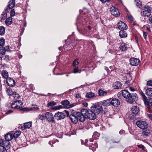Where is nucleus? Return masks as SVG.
<instances>
[{
    "instance_id": "f257e3e1",
    "label": "nucleus",
    "mask_w": 152,
    "mask_h": 152,
    "mask_svg": "<svg viewBox=\"0 0 152 152\" xmlns=\"http://www.w3.org/2000/svg\"><path fill=\"white\" fill-rule=\"evenodd\" d=\"M121 94L126 99L127 102L129 103H132L137 100L138 97L136 94H131L127 90H122Z\"/></svg>"
},
{
    "instance_id": "f03ea898",
    "label": "nucleus",
    "mask_w": 152,
    "mask_h": 152,
    "mask_svg": "<svg viewBox=\"0 0 152 152\" xmlns=\"http://www.w3.org/2000/svg\"><path fill=\"white\" fill-rule=\"evenodd\" d=\"M4 137L6 140L0 138V145H4L8 149L10 146L9 141L14 137L13 133H8L5 135Z\"/></svg>"
},
{
    "instance_id": "7ed1b4c3",
    "label": "nucleus",
    "mask_w": 152,
    "mask_h": 152,
    "mask_svg": "<svg viewBox=\"0 0 152 152\" xmlns=\"http://www.w3.org/2000/svg\"><path fill=\"white\" fill-rule=\"evenodd\" d=\"M151 7L148 5H145L142 8L141 14L144 17L149 16L151 15Z\"/></svg>"
},
{
    "instance_id": "20e7f679",
    "label": "nucleus",
    "mask_w": 152,
    "mask_h": 152,
    "mask_svg": "<svg viewBox=\"0 0 152 152\" xmlns=\"http://www.w3.org/2000/svg\"><path fill=\"white\" fill-rule=\"evenodd\" d=\"M86 111H87V110L83 109L81 110V112L76 113L78 120H79L80 122H83L85 120V118H87L86 114Z\"/></svg>"
},
{
    "instance_id": "39448f33",
    "label": "nucleus",
    "mask_w": 152,
    "mask_h": 152,
    "mask_svg": "<svg viewBox=\"0 0 152 152\" xmlns=\"http://www.w3.org/2000/svg\"><path fill=\"white\" fill-rule=\"evenodd\" d=\"M91 108L92 109V111L94 112L97 115L102 113L103 111L102 106L99 104L94 105L91 107Z\"/></svg>"
},
{
    "instance_id": "423d86ee",
    "label": "nucleus",
    "mask_w": 152,
    "mask_h": 152,
    "mask_svg": "<svg viewBox=\"0 0 152 152\" xmlns=\"http://www.w3.org/2000/svg\"><path fill=\"white\" fill-rule=\"evenodd\" d=\"M86 117L92 120H95L96 118L97 115L94 112L92 111V109H91L90 110H87Z\"/></svg>"
},
{
    "instance_id": "0eeeda50",
    "label": "nucleus",
    "mask_w": 152,
    "mask_h": 152,
    "mask_svg": "<svg viewBox=\"0 0 152 152\" xmlns=\"http://www.w3.org/2000/svg\"><path fill=\"white\" fill-rule=\"evenodd\" d=\"M136 124L139 128L142 129H147L148 126L147 123L144 121H138L136 122Z\"/></svg>"
},
{
    "instance_id": "6e6552de",
    "label": "nucleus",
    "mask_w": 152,
    "mask_h": 152,
    "mask_svg": "<svg viewBox=\"0 0 152 152\" xmlns=\"http://www.w3.org/2000/svg\"><path fill=\"white\" fill-rule=\"evenodd\" d=\"M45 118L50 122L54 123V118L53 114L50 112H46L45 114Z\"/></svg>"
},
{
    "instance_id": "1a4fd4ad",
    "label": "nucleus",
    "mask_w": 152,
    "mask_h": 152,
    "mask_svg": "<svg viewBox=\"0 0 152 152\" xmlns=\"http://www.w3.org/2000/svg\"><path fill=\"white\" fill-rule=\"evenodd\" d=\"M65 117V115L63 113L58 112L54 115V117L57 120L63 119Z\"/></svg>"
},
{
    "instance_id": "9d476101",
    "label": "nucleus",
    "mask_w": 152,
    "mask_h": 152,
    "mask_svg": "<svg viewBox=\"0 0 152 152\" xmlns=\"http://www.w3.org/2000/svg\"><path fill=\"white\" fill-rule=\"evenodd\" d=\"M130 64L132 66H137L140 62L139 59L134 58H131L129 60Z\"/></svg>"
},
{
    "instance_id": "9b49d317",
    "label": "nucleus",
    "mask_w": 152,
    "mask_h": 152,
    "mask_svg": "<svg viewBox=\"0 0 152 152\" xmlns=\"http://www.w3.org/2000/svg\"><path fill=\"white\" fill-rule=\"evenodd\" d=\"M151 133V131L149 130H146L143 131L141 135V138L142 139L145 140L148 137L149 134Z\"/></svg>"
},
{
    "instance_id": "f8f14e48",
    "label": "nucleus",
    "mask_w": 152,
    "mask_h": 152,
    "mask_svg": "<svg viewBox=\"0 0 152 152\" xmlns=\"http://www.w3.org/2000/svg\"><path fill=\"white\" fill-rule=\"evenodd\" d=\"M111 14L115 17L118 16L120 14L118 9L114 7H112L111 9Z\"/></svg>"
},
{
    "instance_id": "ddd939ff",
    "label": "nucleus",
    "mask_w": 152,
    "mask_h": 152,
    "mask_svg": "<svg viewBox=\"0 0 152 152\" xmlns=\"http://www.w3.org/2000/svg\"><path fill=\"white\" fill-rule=\"evenodd\" d=\"M69 118L72 121L74 124H76L78 122L77 116L76 115V113H74V114L72 113L69 115Z\"/></svg>"
},
{
    "instance_id": "4468645a",
    "label": "nucleus",
    "mask_w": 152,
    "mask_h": 152,
    "mask_svg": "<svg viewBox=\"0 0 152 152\" xmlns=\"http://www.w3.org/2000/svg\"><path fill=\"white\" fill-rule=\"evenodd\" d=\"M15 4V1L14 0H11L8 3V7L5 9V11L8 12V9H11L14 7Z\"/></svg>"
},
{
    "instance_id": "2eb2a0df",
    "label": "nucleus",
    "mask_w": 152,
    "mask_h": 152,
    "mask_svg": "<svg viewBox=\"0 0 152 152\" xmlns=\"http://www.w3.org/2000/svg\"><path fill=\"white\" fill-rule=\"evenodd\" d=\"M12 107L13 108L19 109L20 110L24 111L26 110L25 107L23 108L20 106H17V103L16 102V100L14 101L11 105Z\"/></svg>"
},
{
    "instance_id": "dca6fc26",
    "label": "nucleus",
    "mask_w": 152,
    "mask_h": 152,
    "mask_svg": "<svg viewBox=\"0 0 152 152\" xmlns=\"http://www.w3.org/2000/svg\"><path fill=\"white\" fill-rule=\"evenodd\" d=\"M6 82L9 86H14L15 85V80L10 77H8L7 79Z\"/></svg>"
},
{
    "instance_id": "f3484780",
    "label": "nucleus",
    "mask_w": 152,
    "mask_h": 152,
    "mask_svg": "<svg viewBox=\"0 0 152 152\" xmlns=\"http://www.w3.org/2000/svg\"><path fill=\"white\" fill-rule=\"evenodd\" d=\"M118 27L119 29L121 30H125L127 28V25L124 22L121 21L118 24Z\"/></svg>"
},
{
    "instance_id": "a211bd4d",
    "label": "nucleus",
    "mask_w": 152,
    "mask_h": 152,
    "mask_svg": "<svg viewBox=\"0 0 152 152\" xmlns=\"http://www.w3.org/2000/svg\"><path fill=\"white\" fill-rule=\"evenodd\" d=\"M111 104L114 106L118 107L120 104V101L117 99H113L111 100Z\"/></svg>"
},
{
    "instance_id": "6ab92c4d",
    "label": "nucleus",
    "mask_w": 152,
    "mask_h": 152,
    "mask_svg": "<svg viewBox=\"0 0 152 152\" xmlns=\"http://www.w3.org/2000/svg\"><path fill=\"white\" fill-rule=\"evenodd\" d=\"M61 104L63 105L66 106V107L67 108H70L74 106V105L73 104H72L70 105H69V102L66 99L62 101L61 102Z\"/></svg>"
},
{
    "instance_id": "aec40b11",
    "label": "nucleus",
    "mask_w": 152,
    "mask_h": 152,
    "mask_svg": "<svg viewBox=\"0 0 152 152\" xmlns=\"http://www.w3.org/2000/svg\"><path fill=\"white\" fill-rule=\"evenodd\" d=\"M131 110L133 113L137 114L139 111V108L137 106H133L131 108Z\"/></svg>"
},
{
    "instance_id": "412c9836",
    "label": "nucleus",
    "mask_w": 152,
    "mask_h": 152,
    "mask_svg": "<svg viewBox=\"0 0 152 152\" xmlns=\"http://www.w3.org/2000/svg\"><path fill=\"white\" fill-rule=\"evenodd\" d=\"M32 123L31 122H29L24 124L23 126L21 127V129L23 130H24L26 129H29L31 126Z\"/></svg>"
},
{
    "instance_id": "4be33fe9",
    "label": "nucleus",
    "mask_w": 152,
    "mask_h": 152,
    "mask_svg": "<svg viewBox=\"0 0 152 152\" xmlns=\"http://www.w3.org/2000/svg\"><path fill=\"white\" fill-rule=\"evenodd\" d=\"M122 86V84L120 82H116L113 84V87L114 89H118L121 88Z\"/></svg>"
},
{
    "instance_id": "5701e85b",
    "label": "nucleus",
    "mask_w": 152,
    "mask_h": 152,
    "mask_svg": "<svg viewBox=\"0 0 152 152\" xmlns=\"http://www.w3.org/2000/svg\"><path fill=\"white\" fill-rule=\"evenodd\" d=\"M110 99H107L103 101L102 102V104L104 106H108L111 104Z\"/></svg>"
},
{
    "instance_id": "b1692460",
    "label": "nucleus",
    "mask_w": 152,
    "mask_h": 152,
    "mask_svg": "<svg viewBox=\"0 0 152 152\" xmlns=\"http://www.w3.org/2000/svg\"><path fill=\"white\" fill-rule=\"evenodd\" d=\"M145 92L146 94L147 95L152 96V88H145Z\"/></svg>"
},
{
    "instance_id": "393cba45",
    "label": "nucleus",
    "mask_w": 152,
    "mask_h": 152,
    "mask_svg": "<svg viewBox=\"0 0 152 152\" xmlns=\"http://www.w3.org/2000/svg\"><path fill=\"white\" fill-rule=\"evenodd\" d=\"M25 108L26 109V110L24 111H30L31 110L39 111V108L37 107L36 105L34 107H31L30 108L27 107H25Z\"/></svg>"
},
{
    "instance_id": "a878e982",
    "label": "nucleus",
    "mask_w": 152,
    "mask_h": 152,
    "mask_svg": "<svg viewBox=\"0 0 152 152\" xmlns=\"http://www.w3.org/2000/svg\"><path fill=\"white\" fill-rule=\"evenodd\" d=\"M56 103L54 101H51L47 104V106L48 108L52 109L53 107L56 105Z\"/></svg>"
},
{
    "instance_id": "bb28decb",
    "label": "nucleus",
    "mask_w": 152,
    "mask_h": 152,
    "mask_svg": "<svg viewBox=\"0 0 152 152\" xmlns=\"http://www.w3.org/2000/svg\"><path fill=\"white\" fill-rule=\"evenodd\" d=\"M98 94L100 96H103L107 94V92L104 91L102 89H99L98 91Z\"/></svg>"
},
{
    "instance_id": "cd10ccee",
    "label": "nucleus",
    "mask_w": 152,
    "mask_h": 152,
    "mask_svg": "<svg viewBox=\"0 0 152 152\" xmlns=\"http://www.w3.org/2000/svg\"><path fill=\"white\" fill-rule=\"evenodd\" d=\"M1 75L4 78L7 79L8 77V73L6 71L3 70L1 71Z\"/></svg>"
},
{
    "instance_id": "c85d7f7f",
    "label": "nucleus",
    "mask_w": 152,
    "mask_h": 152,
    "mask_svg": "<svg viewBox=\"0 0 152 152\" xmlns=\"http://www.w3.org/2000/svg\"><path fill=\"white\" fill-rule=\"evenodd\" d=\"M124 30H121L119 32L120 36L121 38H125L127 36L126 33Z\"/></svg>"
},
{
    "instance_id": "c756f323",
    "label": "nucleus",
    "mask_w": 152,
    "mask_h": 152,
    "mask_svg": "<svg viewBox=\"0 0 152 152\" xmlns=\"http://www.w3.org/2000/svg\"><path fill=\"white\" fill-rule=\"evenodd\" d=\"M6 91L7 94L9 96L12 95L14 93V92H13L12 89L10 87H7Z\"/></svg>"
},
{
    "instance_id": "7c9ffc66",
    "label": "nucleus",
    "mask_w": 152,
    "mask_h": 152,
    "mask_svg": "<svg viewBox=\"0 0 152 152\" xmlns=\"http://www.w3.org/2000/svg\"><path fill=\"white\" fill-rule=\"evenodd\" d=\"M7 148L4 145H0V152H7Z\"/></svg>"
},
{
    "instance_id": "2f4dec72",
    "label": "nucleus",
    "mask_w": 152,
    "mask_h": 152,
    "mask_svg": "<svg viewBox=\"0 0 152 152\" xmlns=\"http://www.w3.org/2000/svg\"><path fill=\"white\" fill-rule=\"evenodd\" d=\"M12 22V18L11 17L7 18L6 20L5 23L7 26L11 25Z\"/></svg>"
},
{
    "instance_id": "473e14b6",
    "label": "nucleus",
    "mask_w": 152,
    "mask_h": 152,
    "mask_svg": "<svg viewBox=\"0 0 152 152\" xmlns=\"http://www.w3.org/2000/svg\"><path fill=\"white\" fill-rule=\"evenodd\" d=\"M73 72L74 73H80L81 72V71L80 70L78 69V66L74 67Z\"/></svg>"
},
{
    "instance_id": "72a5a7b5",
    "label": "nucleus",
    "mask_w": 152,
    "mask_h": 152,
    "mask_svg": "<svg viewBox=\"0 0 152 152\" xmlns=\"http://www.w3.org/2000/svg\"><path fill=\"white\" fill-rule=\"evenodd\" d=\"M5 28L3 26L0 27V35H3L5 33Z\"/></svg>"
},
{
    "instance_id": "f704fd0d",
    "label": "nucleus",
    "mask_w": 152,
    "mask_h": 152,
    "mask_svg": "<svg viewBox=\"0 0 152 152\" xmlns=\"http://www.w3.org/2000/svg\"><path fill=\"white\" fill-rule=\"evenodd\" d=\"M86 96L87 98H90L93 97L94 96V94L92 92H88L86 94Z\"/></svg>"
},
{
    "instance_id": "c9c22d12",
    "label": "nucleus",
    "mask_w": 152,
    "mask_h": 152,
    "mask_svg": "<svg viewBox=\"0 0 152 152\" xmlns=\"http://www.w3.org/2000/svg\"><path fill=\"white\" fill-rule=\"evenodd\" d=\"M135 4L139 8H140L142 6V2L140 0H135Z\"/></svg>"
},
{
    "instance_id": "e433bc0d",
    "label": "nucleus",
    "mask_w": 152,
    "mask_h": 152,
    "mask_svg": "<svg viewBox=\"0 0 152 152\" xmlns=\"http://www.w3.org/2000/svg\"><path fill=\"white\" fill-rule=\"evenodd\" d=\"M99 134L96 132H94L93 135V138H94V140H96L97 139V138L99 137Z\"/></svg>"
},
{
    "instance_id": "4c0bfd02",
    "label": "nucleus",
    "mask_w": 152,
    "mask_h": 152,
    "mask_svg": "<svg viewBox=\"0 0 152 152\" xmlns=\"http://www.w3.org/2000/svg\"><path fill=\"white\" fill-rule=\"evenodd\" d=\"M6 52L5 48L4 47H0V53L4 55L5 54Z\"/></svg>"
},
{
    "instance_id": "58836bf2",
    "label": "nucleus",
    "mask_w": 152,
    "mask_h": 152,
    "mask_svg": "<svg viewBox=\"0 0 152 152\" xmlns=\"http://www.w3.org/2000/svg\"><path fill=\"white\" fill-rule=\"evenodd\" d=\"M37 117L39 119L42 121H43L45 118V115L43 114H39Z\"/></svg>"
},
{
    "instance_id": "ea45409f",
    "label": "nucleus",
    "mask_w": 152,
    "mask_h": 152,
    "mask_svg": "<svg viewBox=\"0 0 152 152\" xmlns=\"http://www.w3.org/2000/svg\"><path fill=\"white\" fill-rule=\"evenodd\" d=\"M21 132L20 131H18L16 132L15 133L13 134V137L17 138L20 134Z\"/></svg>"
},
{
    "instance_id": "a19ab883",
    "label": "nucleus",
    "mask_w": 152,
    "mask_h": 152,
    "mask_svg": "<svg viewBox=\"0 0 152 152\" xmlns=\"http://www.w3.org/2000/svg\"><path fill=\"white\" fill-rule=\"evenodd\" d=\"M15 99H19L20 96L16 92H14V93L12 95Z\"/></svg>"
},
{
    "instance_id": "79ce46f5",
    "label": "nucleus",
    "mask_w": 152,
    "mask_h": 152,
    "mask_svg": "<svg viewBox=\"0 0 152 152\" xmlns=\"http://www.w3.org/2000/svg\"><path fill=\"white\" fill-rule=\"evenodd\" d=\"M63 108V106L61 105H58L53 107L52 109L54 110H58L61 109Z\"/></svg>"
},
{
    "instance_id": "37998d69",
    "label": "nucleus",
    "mask_w": 152,
    "mask_h": 152,
    "mask_svg": "<svg viewBox=\"0 0 152 152\" xmlns=\"http://www.w3.org/2000/svg\"><path fill=\"white\" fill-rule=\"evenodd\" d=\"M79 64V62L77 61V60H75L73 62V67L78 66Z\"/></svg>"
},
{
    "instance_id": "c03bdc74",
    "label": "nucleus",
    "mask_w": 152,
    "mask_h": 152,
    "mask_svg": "<svg viewBox=\"0 0 152 152\" xmlns=\"http://www.w3.org/2000/svg\"><path fill=\"white\" fill-rule=\"evenodd\" d=\"M120 48L121 50L122 51H124L126 50V47L124 45H120Z\"/></svg>"
},
{
    "instance_id": "a18cd8bd",
    "label": "nucleus",
    "mask_w": 152,
    "mask_h": 152,
    "mask_svg": "<svg viewBox=\"0 0 152 152\" xmlns=\"http://www.w3.org/2000/svg\"><path fill=\"white\" fill-rule=\"evenodd\" d=\"M16 102L17 103V106L22 107V105H23V103L20 100H16Z\"/></svg>"
},
{
    "instance_id": "49530a36",
    "label": "nucleus",
    "mask_w": 152,
    "mask_h": 152,
    "mask_svg": "<svg viewBox=\"0 0 152 152\" xmlns=\"http://www.w3.org/2000/svg\"><path fill=\"white\" fill-rule=\"evenodd\" d=\"M5 40L3 38H1L0 39V46H3L5 43Z\"/></svg>"
},
{
    "instance_id": "de8ad7c7",
    "label": "nucleus",
    "mask_w": 152,
    "mask_h": 152,
    "mask_svg": "<svg viewBox=\"0 0 152 152\" xmlns=\"http://www.w3.org/2000/svg\"><path fill=\"white\" fill-rule=\"evenodd\" d=\"M127 17L128 18V19L130 21H132L133 20V18L131 15L127 14Z\"/></svg>"
},
{
    "instance_id": "09e8293b",
    "label": "nucleus",
    "mask_w": 152,
    "mask_h": 152,
    "mask_svg": "<svg viewBox=\"0 0 152 152\" xmlns=\"http://www.w3.org/2000/svg\"><path fill=\"white\" fill-rule=\"evenodd\" d=\"M137 146L138 148H142L143 150L145 151L146 150L144 146L142 145H137Z\"/></svg>"
},
{
    "instance_id": "8fccbe9b",
    "label": "nucleus",
    "mask_w": 152,
    "mask_h": 152,
    "mask_svg": "<svg viewBox=\"0 0 152 152\" xmlns=\"http://www.w3.org/2000/svg\"><path fill=\"white\" fill-rule=\"evenodd\" d=\"M15 15V12L14 9L10 11V16L11 17L14 16Z\"/></svg>"
},
{
    "instance_id": "3c124183",
    "label": "nucleus",
    "mask_w": 152,
    "mask_h": 152,
    "mask_svg": "<svg viewBox=\"0 0 152 152\" xmlns=\"http://www.w3.org/2000/svg\"><path fill=\"white\" fill-rule=\"evenodd\" d=\"M3 59L6 61H8L9 60V56L7 55H6L3 57Z\"/></svg>"
},
{
    "instance_id": "603ef678",
    "label": "nucleus",
    "mask_w": 152,
    "mask_h": 152,
    "mask_svg": "<svg viewBox=\"0 0 152 152\" xmlns=\"http://www.w3.org/2000/svg\"><path fill=\"white\" fill-rule=\"evenodd\" d=\"M143 101L144 102L145 104L146 107H148V106H149V107L150 106V105L149 104L148 102L147 101V99L146 100H143Z\"/></svg>"
},
{
    "instance_id": "864d4df0",
    "label": "nucleus",
    "mask_w": 152,
    "mask_h": 152,
    "mask_svg": "<svg viewBox=\"0 0 152 152\" xmlns=\"http://www.w3.org/2000/svg\"><path fill=\"white\" fill-rule=\"evenodd\" d=\"M147 85L148 86H152V80H150L147 81Z\"/></svg>"
},
{
    "instance_id": "5fc2aeb1",
    "label": "nucleus",
    "mask_w": 152,
    "mask_h": 152,
    "mask_svg": "<svg viewBox=\"0 0 152 152\" xmlns=\"http://www.w3.org/2000/svg\"><path fill=\"white\" fill-rule=\"evenodd\" d=\"M140 94L142 96V97L143 98V100H146V99H147V98L145 96L144 94L142 92H140Z\"/></svg>"
},
{
    "instance_id": "6e6d98bb",
    "label": "nucleus",
    "mask_w": 152,
    "mask_h": 152,
    "mask_svg": "<svg viewBox=\"0 0 152 152\" xmlns=\"http://www.w3.org/2000/svg\"><path fill=\"white\" fill-rule=\"evenodd\" d=\"M147 108L148 110V112L150 113H152V110L151 109L150 106L149 107V106H148V107H147Z\"/></svg>"
},
{
    "instance_id": "4d7b16f0",
    "label": "nucleus",
    "mask_w": 152,
    "mask_h": 152,
    "mask_svg": "<svg viewBox=\"0 0 152 152\" xmlns=\"http://www.w3.org/2000/svg\"><path fill=\"white\" fill-rule=\"evenodd\" d=\"M1 16V20H4L6 17L7 14L6 13H4V14H2Z\"/></svg>"
},
{
    "instance_id": "13d9d810",
    "label": "nucleus",
    "mask_w": 152,
    "mask_h": 152,
    "mask_svg": "<svg viewBox=\"0 0 152 152\" xmlns=\"http://www.w3.org/2000/svg\"><path fill=\"white\" fill-rule=\"evenodd\" d=\"M147 32L144 31L143 32V36L145 39H147Z\"/></svg>"
},
{
    "instance_id": "bf43d9fd",
    "label": "nucleus",
    "mask_w": 152,
    "mask_h": 152,
    "mask_svg": "<svg viewBox=\"0 0 152 152\" xmlns=\"http://www.w3.org/2000/svg\"><path fill=\"white\" fill-rule=\"evenodd\" d=\"M10 48H10V47L8 45L7 46H6V48H5V50H6V51H10Z\"/></svg>"
},
{
    "instance_id": "052dcab7",
    "label": "nucleus",
    "mask_w": 152,
    "mask_h": 152,
    "mask_svg": "<svg viewBox=\"0 0 152 152\" xmlns=\"http://www.w3.org/2000/svg\"><path fill=\"white\" fill-rule=\"evenodd\" d=\"M13 112V111L11 110H8L6 112V114H8L11 113Z\"/></svg>"
},
{
    "instance_id": "680f3d73",
    "label": "nucleus",
    "mask_w": 152,
    "mask_h": 152,
    "mask_svg": "<svg viewBox=\"0 0 152 152\" xmlns=\"http://www.w3.org/2000/svg\"><path fill=\"white\" fill-rule=\"evenodd\" d=\"M125 133V131L123 130H121L119 132V133L121 134H124Z\"/></svg>"
},
{
    "instance_id": "e2e57ef3",
    "label": "nucleus",
    "mask_w": 152,
    "mask_h": 152,
    "mask_svg": "<svg viewBox=\"0 0 152 152\" xmlns=\"http://www.w3.org/2000/svg\"><path fill=\"white\" fill-rule=\"evenodd\" d=\"M148 116L149 118L152 121V114H148Z\"/></svg>"
},
{
    "instance_id": "0e129e2a",
    "label": "nucleus",
    "mask_w": 152,
    "mask_h": 152,
    "mask_svg": "<svg viewBox=\"0 0 152 152\" xmlns=\"http://www.w3.org/2000/svg\"><path fill=\"white\" fill-rule=\"evenodd\" d=\"M64 111L65 112V113L67 117H68L69 116V113L68 111L65 110H64Z\"/></svg>"
},
{
    "instance_id": "69168bd1",
    "label": "nucleus",
    "mask_w": 152,
    "mask_h": 152,
    "mask_svg": "<svg viewBox=\"0 0 152 152\" xmlns=\"http://www.w3.org/2000/svg\"><path fill=\"white\" fill-rule=\"evenodd\" d=\"M89 148L90 149H91L93 151H95L96 148L94 147H92V146H89Z\"/></svg>"
},
{
    "instance_id": "338daca9",
    "label": "nucleus",
    "mask_w": 152,
    "mask_h": 152,
    "mask_svg": "<svg viewBox=\"0 0 152 152\" xmlns=\"http://www.w3.org/2000/svg\"><path fill=\"white\" fill-rule=\"evenodd\" d=\"M129 90L131 91H135V89H134V88L132 87H130L129 88Z\"/></svg>"
},
{
    "instance_id": "774afa93",
    "label": "nucleus",
    "mask_w": 152,
    "mask_h": 152,
    "mask_svg": "<svg viewBox=\"0 0 152 152\" xmlns=\"http://www.w3.org/2000/svg\"><path fill=\"white\" fill-rule=\"evenodd\" d=\"M149 21L152 23V16H150L148 19Z\"/></svg>"
}]
</instances>
